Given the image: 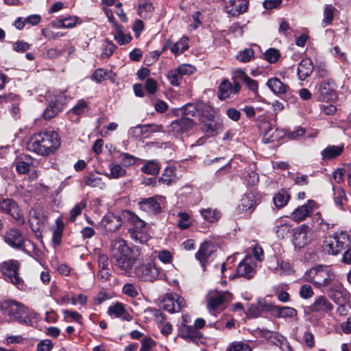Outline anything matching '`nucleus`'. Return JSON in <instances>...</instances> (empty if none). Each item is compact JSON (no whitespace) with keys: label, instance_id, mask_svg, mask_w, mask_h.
I'll use <instances>...</instances> for the list:
<instances>
[{"label":"nucleus","instance_id":"f257e3e1","mask_svg":"<svg viewBox=\"0 0 351 351\" xmlns=\"http://www.w3.org/2000/svg\"><path fill=\"white\" fill-rule=\"evenodd\" d=\"M60 140L54 131L41 132L34 134L28 141L27 149L41 156L53 154L60 146Z\"/></svg>","mask_w":351,"mask_h":351},{"label":"nucleus","instance_id":"f03ea898","mask_svg":"<svg viewBox=\"0 0 351 351\" xmlns=\"http://www.w3.org/2000/svg\"><path fill=\"white\" fill-rule=\"evenodd\" d=\"M302 278L315 287L322 289L332 285L335 280L336 274L331 266L317 265L307 270Z\"/></svg>","mask_w":351,"mask_h":351},{"label":"nucleus","instance_id":"7ed1b4c3","mask_svg":"<svg viewBox=\"0 0 351 351\" xmlns=\"http://www.w3.org/2000/svg\"><path fill=\"white\" fill-rule=\"evenodd\" d=\"M133 275L139 281L154 282L164 276L163 269L153 260L138 261L133 269Z\"/></svg>","mask_w":351,"mask_h":351},{"label":"nucleus","instance_id":"20e7f679","mask_svg":"<svg viewBox=\"0 0 351 351\" xmlns=\"http://www.w3.org/2000/svg\"><path fill=\"white\" fill-rule=\"evenodd\" d=\"M0 310L12 320L27 326L32 324V317L30 313L27 312V308L19 302L13 300L3 301L0 304Z\"/></svg>","mask_w":351,"mask_h":351},{"label":"nucleus","instance_id":"39448f33","mask_svg":"<svg viewBox=\"0 0 351 351\" xmlns=\"http://www.w3.org/2000/svg\"><path fill=\"white\" fill-rule=\"evenodd\" d=\"M232 300V295L228 291H210L207 295V308L216 316L226 309Z\"/></svg>","mask_w":351,"mask_h":351},{"label":"nucleus","instance_id":"423d86ee","mask_svg":"<svg viewBox=\"0 0 351 351\" xmlns=\"http://www.w3.org/2000/svg\"><path fill=\"white\" fill-rule=\"evenodd\" d=\"M20 263L14 259L4 261L1 265L0 271L4 279L12 283L20 289L24 288V282L19 276Z\"/></svg>","mask_w":351,"mask_h":351},{"label":"nucleus","instance_id":"0eeeda50","mask_svg":"<svg viewBox=\"0 0 351 351\" xmlns=\"http://www.w3.org/2000/svg\"><path fill=\"white\" fill-rule=\"evenodd\" d=\"M349 244L350 239L346 232H335L326 239L323 250L329 254L337 255Z\"/></svg>","mask_w":351,"mask_h":351},{"label":"nucleus","instance_id":"6e6552de","mask_svg":"<svg viewBox=\"0 0 351 351\" xmlns=\"http://www.w3.org/2000/svg\"><path fill=\"white\" fill-rule=\"evenodd\" d=\"M0 212L9 215L19 224L25 223L23 212L13 199L0 196Z\"/></svg>","mask_w":351,"mask_h":351},{"label":"nucleus","instance_id":"1a4fd4ad","mask_svg":"<svg viewBox=\"0 0 351 351\" xmlns=\"http://www.w3.org/2000/svg\"><path fill=\"white\" fill-rule=\"evenodd\" d=\"M140 209L149 215H157L162 211L165 205V198L160 195L143 198L139 202Z\"/></svg>","mask_w":351,"mask_h":351},{"label":"nucleus","instance_id":"9d476101","mask_svg":"<svg viewBox=\"0 0 351 351\" xmlns=\"http://www.w3.org/2000/svg\"><path fill=\"white\" fill-rule=\"evenodd\" d=\"M180 110L182 115L191 118L197 116L201 119V117L210 116V106L202 101L189 103L184 106Z\"/></svg>","mask_w":351,"mask_h":351},{"label":"nucleus","instance_id":"9b49d317","mask_svg":"<svg viewBox=\"0 0 351 351\" xmlns=\"http://www.w3.org/2000/svg\"><path fill=\"white\" fill-rule=\"evenodd\" d=\"M259 304L262 309L266 310L276 318H293L298 315L296 309L291 306H281L262 302Z\"/></svg>","mask_w":351,"mask_h":351},{"label":"nucleus","instance_id":"f8f14e48","mask_svg":"<svg viewBox=\"0 0 351 351\" xmlns=\"http://www.w3.org/2000/svg\"><path fill=\"white\" fill-rule=\"evenodd\" d=\"M4 241L11 247L25 252V238L17 228H12L8 230L3 237Z\"/></svg>","mask_w":351,"mask_h":351},{"label":"nucleus","instance_id":"ddd939ff","mask_svg":"<svg viewBox=\"0 0 351 351\" xmlns=\"http://www.w3.org/2000/svg\"><path fill=\"white\" fill-rule=\"evenodd\" d=\"M162 308L174 313L180 311L186 305L184 299L176 293H167L161 301Z\"/></svg>","mask_w":351,"mask_h":351},{"label":"nucleus","instance_id":"4468645a","mask_svg":"<svg viewBox=\"0 0 351 351\" xmlns=\"http://www.w3.org/2000/svg\"><path fill=\"white\" fill-rule=\"evenodd\" d=\"M327 295L335 304L343 307L348 300L346 290L342 285L337 282H334L332 285L328 287Z\"/></svg>","mask_w":351,"mask_h":351},{"label":"nucleus","instance_id":"2eb2a0df","mask_svg":"<svg viewBox=\"0 0 351 351\" xmlns=\"http://www.w3.org/2000/svg\"><path fill=\"white\" fill-rule=\"evenodd\" d=\"M112 259L114 261V265L125 275L132 276L134 265L137 263L136 259L132 257V254L114 255V258Z\"/></svg>","mask_w":351,"mask_h":351},{"label":"nucleus","instance_id":"dca6fc26","mask_svg":"<svg viewBox=\"0 0 351 351\" xmlns=\"http://www.w3.org/2000/svg\"><path fill=\"white\" fill-rule=\"evenodd\" d=\"M122 215H116L113 213H106L101 221V225L106 232H114L122 226Z\"/></svg>","mask_w":351,"mask_h":351},{"label":"nucleus","instance_id":"f3484780","mask_svg":"<svg viewBox=\"0 0 351 351\" xmlns=\"http://www.w3.org/2000/svg\"><path fill=\"white\" fill-rule=\"evenodd\" d=\"M259 128L263 135V141L265 143L274 142L282 136V132L278 129H275L272 123L269 121L263 122L259 125Z\"/></svg>","mask_w":351,"mask_h":351},{"label":"nucleus","instance_id":"a211bd4d","mask_svg":"<svg viewBox=\"0 0 351 351\" xmlns=\"http://www.w3.org/2000/svg\"><path fill=\"white\" fill-rule=\"evenodd\" d=\"M202 123V130L211 136L216 135L221 130V123L214 119L213 110L210 107V116L201 117L199 119Z\"/></svg>","mask_w":351,"mask_h":351},{"label":"nucleus","instance_id":"6ab92c4d","mask_svg":"<svg viewBox=\"0 0 351 351\" xmlns=\"http://www.w3.org/2000/svg\"><path fill=\"white\" fill-rule=\"evenodd\" d=\"M215 251V245L210 241L203 243L195 254V258L203 267H206L208 259Z\"/></svg>","mask_w":351,"mask_h":351},{"label":"nucleus","instance_id":"aec40b11","mask_svg":"<svg viewBox=\"0 0 351 351\" xmlns=\"http://www.w3.org/2000/svg\"><path fill=\"white\" fill-rule=\"evenodd\" d=\"M225 8L228 14L237 16L247 11L248 1L247 0H230Z\"/></svg>","mask_w":351,"mask_h":351},{"label":"nucleus","instance_id":"412c9836","mask_svg":"<svg viewBox=\"0 0 351 351\" xmlns=\"http://www.w3.org/2000/svg\"><path fill=\"white\" fill-rule=\"evenodd\" d=\"M315 202L313 200H308L307 204L298 207L291 213V218L295 221H301L306 219L308 215L313 211L315 206Z\"/></svg>","mask_w":351,"mask_h":351},{"label":"nucleus","instance_id":"4be33fe9","mask_svg":"<svg viewBox=\"0 0 351 351\" xmlns=\"http://www.w3.org/2000/svg\"><path fill=\"white\" fill-rule=\"evenodd\" d=\"M333 84L334 82L331 79L323 81L319 84L318 93L321 100L328 101L336 97Z\"/></svg>","mask_w":351,"mask_h":351},{"label":"nucleus","instance_id":"5701e85b","mask_svg":"<svg viewBox=\"0 0 351 351\" xmlns=\"http://www.w3.org/2000/svg\"><path fill=\"white\" fill-rule=\"evenodd\" d=\"M266 86L276 96L280 97L290 90V87L277 77L269 78Z\"/></svg>","mask_w":351,"mask_h":351},{"label":"nucleus","instance_id":"b1692460","mask_svg":"<svg viewBox=\"0 0 351 351\" xmlns=\"http://www.w3.org/2000/svg\"><path fill=\"white\" fill-rule=\"evenodd\" d=\"M112 258L114 255H125L132 254V250L128 246L127 242L123 239L118 237L111 241Z\"/></svg>","mask_w":351,"mask_h":351},{"label":"nucleus","instance_id":"393cba45","mask_svg":"<svg viewBox=\"0 0 351 351\" xmlns=\"http://www.w3.org/2000/svg\"><path fill=\"white\" fill-rule=\"evenodd\" d=\"M237 274L239 276L251 278L255 274L254 265L250 258L243 259L237 266Z\"/></svg>","mask_w":351,"mask_h":351},{"label":"nucleus","instance_id":"a878e982","mask_svg":"<svg viewBox=\"0 0 351 351\" xmlns=\"http://www.w3.org/2000/svg\"><path fill=\"white\" fill-rule=\"evenodd\" d=\"M235 77L243 82L250 91L255 95H258V83L256 80L252 79L242 69L235 71Z\"/></svg>","mask_w":351,"mask_h":351},{"label":"nucleus","instance_id":"bb28decb","mask_svg":"<svg viewBox=\"0 0 351 351\" xmlns=\"http://www.w3.org/2000/svg\"><path fill=\"white\" fill-rule=\"evenodd\" d=\"M194 125L195 122L192 118L182 115L180 118L171 123V128L172 130L180 133L190 130Z\"/></svg>","mask_w":351,"mask_h":351},{"label":"nucleus","instance_id":"cd10ccee","mask_svg":"<svg viewBox=\"0 0 351 351\" xmlns=\"http://www.w3.org/2000/svg\"><path fill=\"white\" fill-rule=\"evenodd\" d=\"M108 313L110 316L120 318L125 321H130L132 319V315L125 309L124 305L117 302L108 307Z\"/></svg>","mask_w":351,"mask_h":351},{"label":"nucleus","instance_id":"c85d7f7f","mask_svg":"<svg viewBox=\"0 0 351 351\" xmlns=\"http://www.w3.org/2000/svg\"><path fill=\"white\" fill-rule=\"evenodd\" d=\"M180 336L187 341H195L200 339L202 335L195 327L182 324L180 328Z\"/></svg>","mask_w":351,"mask_h":351},{"label":"nucleus","instance_id":"c756f323","mask_svg":"<svg viewBox=\"0 0 351 351\" xmlns=\"http://www.w3.org/2000/svg\"><path fill=\"white\" fill-rule=\"evenodd\" d=\"M310 308L313 312L324 311L326 313L330 312L333 309L332 304L328 300L326 296L319 295L310 306Z\"/></svg>","mask_w":351,"mask_h":351},{"label":"nucleus","instance_id":"7c9ffc66","mask_svg":"<svg viewBox=\"0 0 351 351\" xmlns=\"http://www.w3.org/2000/svg\"><path fill=\"white\" fill-rule=\"evenodd\" d=\"M314 69L313 62L309 58L302 59L298 66V75L300 80H304L311 75Z\"/></svg>","mask_w":351,"mask_h":351},{"label":"nucleus","instance_id":"2f4dec72","mask_svg":"<svg viewBox=\"0 0 351 351\" xmlns=\"http://www.w3.org/2000/svg\"><path fill=\"white\" fill-rule=\"evenodd\" d=\"M309 241L307 227H302L294 232L293 242L295 247L302 248L308 243Z\"/></svg>","mask_w":351,"mask_h":351},{"label":"nucleus","instance_id":"473e14b6","mask_svg":"<svg viewBox=\"0 0 351 351\" xmlns=\"http://www.w3.org/2000/svg\"><path fill=\"white\" fill-rule=\"evenodd\" d=\"M122 217L136 229L141 230L145 226L146 223L134 213L129 210H125L122 212Z\"/></svg>","mask_w":351,"mask_h":351},{"label":"nucleus","instance_id":"72a5a7b5","mask_svg":"<svg viewBox=\"0 0 351 351\" xmlns=\"http://www.w3.org/2000/svg\"><path fill=\"white\" fill-rule=\"evenodd\" d=\"M344 149L343 144L339 145H328L322 152L323 160H331L340 156Z\"/></svg>","mask_w":351,"mask_h":351},{"label":"nucleus","instance_id":"f704fd0d","mask_svg":"<svg viewBox=\"0 0 351 351\" xmlns=\"http://www.w3.org/2000/svg\"><path fill=\"white\" fill-rule=\"evenodd\" d=\"M199 213L202 218L209 223H215L221 217V213L217 208H203L199 210Z\"/></svg>","mask_w":351,"mask_h":351},{"label":"nucleus","instance_id":"c9c22d12","mask_svg":"<svg viewBox=\"0 0 351 351\" xmlns=\"http://www.w3.org/2000/svg\"><path fill=\"white\" fill-rule=\"evenodd\" d=\"M290 195L286 191L282 190L276 193L273 197V202L275 206L278 208H282L289 202Z\"/></svg>","mask_w":351,"mask_h":351},{"label":"nucleus","instance_id":"e433bc0d","mask_svg":"<svg viewBox=\"0 0 351 351\" xmlns=\"http://www.w3.org/2000/svg\"><path fill=\"white\" fill-rule=\"evenodd\" d=\"M189 49V38L186 36H182L177 43H174L171 47V51L176 56L180 54Z\"/></svg>","mask_w":351,"mask_h":351},{"label":"nucleus","instance_id":"4c0bfd02","mask_svg":"<svg viewBox=\"0 0 351 351\" xmlns=\"http://www.w3.org/2000/svg\"><path fill=\"white\" fill-rule=\"evenodd\" d=\"M115 33L114 34V39L120 45H125L130 42L132 37L130 35L125 34L123 27L119 24H115Z\"/></svg>","mask_w":351,"mask_h":351},{"label":"nucleus","instance_id":"58836bf2","mask_svg":"<svg viewBox=\"0 0 351 351\" xmlns=\"http://www.w3.org/2000/svg\"><path fill=\"white\" fill-rule=\"evenodd\" d=\"M62 110L53 99L50 98L47 106L43 114V117L45 119H50L56 117Z\"/></svg>","mask_w":351,"mask_h":351},{"label":"nucleus","instance_id":"ea45409f","mask_svg":"<svg viewBox=\"0 0 351 351\" xmlns=\"http://www.w3.org/2000/svg\"><path fill=\"white\" fill-rule=\"evenodd\" d=\"M110 174L108 177L110 178L118 179L121 177H124L127 175V171L121 164H113L109 165Z\"/></svg>","mask_w":351,"mask_h":351},{"label":"nucleus","instance_id":"a19ab883","mask_svg":"<svg viewBox=\"0 0 351 351\" xmlns=\"http://www.w3.org/2000/svg\"><path fill=\"white\" fill-rule=\"evenodd\" d=\"M141 171L148 175H157L160 172L159 163L156 160H149L141 167Z\"/></svg>","mask_w":351,"mask_h":351},{"label":"nucleus","instance_id":"79ce46f5","mask_svg":"<svg viewBox=\"0 0 351 351\" xmlns=\"http://www.w3.org/2000/svg\"><path fill=\"white\" fill-rule=\"evenodd\" d=\"M120 164L123 167H129L134 165L138 158L136 156L125 152H121L118 157Z\"/></svg>","mask_w":351,"mask_h":351},{"label":"nucleus","instance_id":"37998d69","mask_svg":"<svg viewBox=\"0 0 351 351\" xmlns=\"http://www.w3.org/2000/svg\"><path fill=\"white\" fill-rule=\"evenodd\" d=\"M231 94V83L228 80L225 79L219 85L218 97L221 100H223L229 97Z\"/></svg>","mask_w":351,"mask_h":351},{"label":"nucleus","instance_id":"c03bdc74","mask_svg":"<svg viewBox=\"0 0 351 351\" xmlns=\"http://www.w3.org/2000/svg\"><path fill=\"white\" fill-rule=\"evenodd\" d=\"M291 226L287 223H282V221L277 222L276 226V232L277 237L279 239H284L291 233Z\"/></svg>","mask_w":351,"mask_h":351},{"label":"nucleus","instance_id":"a18cd8bd","mask_svg":"<svg viewBox=\"0 0 351 351\" xmlns=\"http://www.w3.org/2000/svg\"><path fill=\"white\" fill-rule=\"evenodd\" d=\"M313 222L315 225L317 226V228L324 232L328 230L333 226V224L331 225L330 223L327 222L324 219H323L319 212L316 213L313 215Z\"/></svg>","mask_w":351,"mask_h":351},{"label":"nucleus","instance_id":"49530a36","mask_svg":"<svg viewBox=\"0 0 351 351\" xmlns=\"http://www.w3.org/2000/svg\"><path fill=\"white\" fill-rule=\"evenodd\" d=\"M85 183L86 185L93 188L103 189L105 187V183L102 181L101 178L95 174L87 176L85 178Z\"/></svg>","mask_w":351,"mask_h":351},{"label":"nucleus","instance_id":"de8ad7c7","mask_svg":"<svg viewBox=\"0 0 351 351\" xmlns=\"http://www.w3.org/2000/svg\"><path fill=\"white\" fill-rule=\"evenodd\" d=\"M154 10L153 5L151 2H145L139 5L138 8V14L140 17L147 19L151 16Z\"/></svg>","mask_w":351,"mask_h":351},{"label":"nucleus","instance_id":"09e8293b","mask_svg":"<svg viewBox=\"0 0 351 351\" xmlns=\"http://www.w3.org/2000/svg\"><path fill=\"white\" fill-rule=\"evenodd\" d=\"M105 43L106 45L103 47L100 54V58L101 59H106L110 57L117 49L116 45L111 40L106 39Z\"/></svg>","mask_w":351,"mask_h":351},{"label":"nucleus","instance_id":"8fccbe9b","mask_svg":"<svg viewBox=\"0 0 351 351\" xmlns=\"http://www.w3.org/2000/svg\"><path fill=\"white\" fill-rule=\"evenodd\" d=\"M255 203L254 197L252 194H247L243 195L240 201L239 207L241 210L246 211L254 206Z\"/></svg>","mask_w":351,"mask_h":351},{"label":"nucleus","instance_id":"3c124183","mask_svg":"<svg viewBox=\"0 0 351 351\" xmlns=\"http://www.w3.org/2000/svg\"><path fill=\"white\" fill-rule=\"evenodd\" d=\"M150 125H138L135 127H132L129 130V134L133 138H139L143 134L148 132L149 128H151Z\"/></svg>","mask_w":351,"mask_h":351},{"label":"nucleus","instance_id":"603ef678","mask_svg":"<svg viewBox=\"0 0 351 351\" xmlns=\"http://www.w3.org/2000/svg\"><path fill=\"white\" fill-rule=\"evenodd\" d=\"M89 106L86 101L83 99L78 101L77 104L71 108L69 113H73L76 115H81L88 111Z\"/></svg>","mask_w":351,"mask_h":351},{"label":"nucleus","instance_id":"864d4df0","mask_svg":"<svg viewBox=\"0 0 351 351\" xmlns=\"http://www.w3.org/2000/svg\"><path fill=\"white\" fill-rule=\"evenodd\" d=\"M51 99H53L61 110H63L71 97L66 95V92H62L53 95Z\"/></svg>","mask_w":351,"mask_h":351},{"label":"nucleus","instance_id":"5fc2aeb1","mask_svg":"<svg viewBox=\"0 0 351 351\" xmlns=\"http://www.w3.org/2000/svg\"><path fill=\"white\" fill-rule=\"evenodd\" d=\"M167 77L170 84L176 86L180 85V82L182 78V75L177 69L170 70L168 72Z\"/></svg>","mask_w":351,"mask_h":351},{"label":"nucleus","instance_id":"6e6d98bb","mask_svg":"<svg viewBox=\"0 0 351 351\" xmlns=\"http://www.w3.org/2000/svg\"><path fill=\"white\" fill-rule=\"evenodd\" d=\"M254 56V51L252 49H245L241 51L237 56V59L241 62H248Z\"/></svg>","mask_w":351,"mask_h":351},{"label":"nucleus","instance_id":"4d7b16f0","mask_svg":"<svg viewBox=\"0 0 351 351\" xmlns=\"http://www.w3.org/2000/svg\"><path fill=\"white\" fill-rule=\"evenodd\" d=\"M87 206V203L85 200H82L80 203L75 205V206L71 210L70 220L74 221L76 217L79 216L82 209L85 208Z\"/></svg>","mask_w":351,"mask_h":351},{"label":"nucleus","instance_id":"13d9d810","mask_svg":"<svg viewBox=\"0 0 351 351\" xmlns=\"http://www.w3.org/2000/svg\"><path fill=\"white\" fill-rule=\"evenodd\" d=\"M227 351H252V349L246 343L235 341L229 346Z\"/></svg>","mask_w":351,"mask_h":351},{"label":"nucleus","instance_id":"bf43d9fd","mask_svg":"<svg viewBox=\"0 0 351 351\" xmlns=\"http://www.w3.org/2000/svg\"><path fill=\"white\" fill-rule=\"evenodd\" d=\"M335 8L332 5H327L324 11L323 22L326 25L331 24L334 17Z\"/></svg>","mask_w":351,"mask_h":351},{"label":"nucleus","instance_id":"052dcab7","mask_svg":"<svg viewBox=\"0 0 351 351\" xmlns=\"http://www.w3.org/2000/svg\"><path fill=\"white\" fill-rule=\"evenodd\" d=\"M282 275H289L293 273V269L289 263L287 261L278 262V266L276 268Z\"/></svg>","mask_w":351,"mask_h":351},{"label":"nucleus","instance_id":"680f3d73","mask_svg":"<svg viewBox=\"0 0 351 351\" xmlns=\"http://www.w3.org/2000/svg\"><path fill=\"white\" fill-rule=\"evenodd\" d=\"M299 295L302 298L308 300L313 296L314 292L310 285L305 284L300 287Z\"/></svg>","mask_w":351,"mask_h":351},{"label":"nucleus","instance_id":"e2e57ef3","mask_svg":"<svg viewBox=\"0 0 351 351\" xmlns=\"http://www.w3.org/2000/svg\"><path fill=\"white\" fill-rule=\"evenodd\" d=\"M315 71L319 77L325 78L329 76V71L324 62H319L316 64Z\"/></svg>","mask_w":351,"mask_h":351},{"label":"nucleus","instance_id":"0e129e2a","mask_svg":"<svg viewBox=\"0 0 351 351\" xmlns=\"http://www.w3.org/2000/svg\"><path fill=\"white\" fill-rule=\"evenodd\" d=\"M265 59L270 63L276 62L280 58L279 51L276 49L271 48L266 51L264 53Z\"/></svg>","mask_w":351,"mask_h":351},{"label":"nucleus","instance_id":"69168bd1","mask_svg":"<svg viewBox=\"0 0 351 351\" xmlns=\"http://www.w3.org/2000/svg\"><path fill=\"white\" fill-rule=\"evenodd\" d=\"M109 75V72L102 69H96L92 76V79L96 81L97 82H101L102 81L105 80Z\"/></svg>","mask_w":351,"mask_h":351},{"label":"nucleus","instance_id":"338daca9","mask_svg":"<svg viewBox=\"0 0 351 351\" xmlns=\"http://www.w3.org/2000/svg\"><path fill=\"white\" fill-rule=\"evenodd\" d=\"M179 219L178 220V226L184 230L189 227V215L186 213H180L178 214Z\"/></svg>","mask_w":351,"mask_h":351},{"label":"nucleus","instance_id":"774afa93","mask_svg":"<svg viewBox=\"0 0 351 351\" xmlns=\"http://www.w3.org/2000/svg\"><path fill=\"white\" fill-rule=\"evenodd\" d=\"M156 346V342L151 337H145L141 341L140 351H151Z\"/></svg>","mask_w":351,"mask_h":351}]
</instances>
